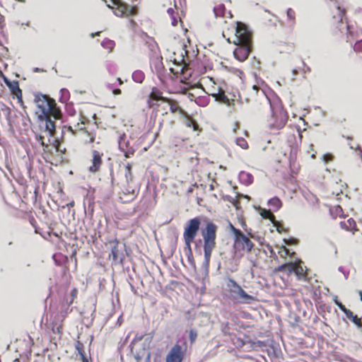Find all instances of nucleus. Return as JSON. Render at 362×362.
Wrapping results in <instances>:
<instances>
[{
	"label": "nucleus",
	"instance_id": "nucleus-1",
	"mask_svg": "<svg viewBox=\"0 0 362 362\" xmlns=\"http://www.w3.org/2000/svg\"><path fill=\"white\" fill-rule=\"evenodd\" d=\"M34 101L37 107L35 114L40 122V127L44 129L49 136H55L57 133L55 121L61 119L62 112L52 106V103L55 104V103L47 95L36 93Z\"/></svg>",
	"mask_w": 362,
	"mask_h": 362
},
{
	"label": "nucleus",
	"instance_id": "nucleus-2",
	"mask_svg": "<svg viewBox=\"0 0 362 362\" xmlns=\"http://www.w3.org/2000/svg\"><path fill=\"white\" fill-rule=\"evenodd\" d=\"M235 23V38L233 42L238 47L234 50L233 54L238 61L244 62L252 50V33L245 23L240 21Z\"/></svg>",
	"mask_w": 362,
	"mask_h": 362
},
{
	"label": "nucleus",
	"instance_id": "nucleus-3",
	"mask_svg": "<svg viewBox=\"0 0 362 362\" xmlns=\"http://www.w3.org/2000/svg\"><path fill=\"white\" fill-rule=\"evenodd\" d=\"M217 226L211 221H207L206 227L202 230L203 237V250L204 259L202 266L203 276L208 277L209 264L213 250L216 247Z\"/></svg>",
	"mask_w": 362,
	"mask_h": 362
},
{
	"label": "nucleus",
	"instance_id": "nucleus-4",
	"mask_svg": "<svg viewBox=\"0 0 362 362\" xmlns=\"http://www.w3.org/2000/svg\"><path fill=\"white\" fill-rule=\"evenodd\" d=\"M262 93L265 95L267 102L270 105L272 112V117L269 120L268 127L271 129H281L288 121V115L284 109L281 100L279 98H276L272 100L269 98L262 90Z\"/></svg>",
	"mask_w": 362,
	"mask_h": 362
},
{
	"label": "nucleus",
	"instance_id": "nucleus-5",
	"mask_svg": "<svg viewBox=\"0 0 362 362\" xmlns=\"http://www.w3.org/2000/svg\"><path fill=\"white\" fill-rule=\"evenodd\" d=\"M112 5L107 4V6L113 11L114 14L118 17L134 16L138 13L136 6H130L122 0H110Z\"/></svg>",
	"mask_w": 362,
	"mask_h": 362
},
{
	"label": "nucleus",
	"instance_id": "nucleus-6",
	"mask_svg": "<svg viewBox=\"0 0 362 362\" xmlns=\"http://www.w3.org/2000/svg\"><path fill=\"white\" fill-rule=\"evenodd\" d=\"M109 244L111 247L110 256H112V261L115 263L123 264L125 258L124 252L126 251V244L117 239L110 241Z\"/></svg>",
	"mask_w": 362,
	"mask_h": 362
},
{
	"label": "nucleus",
	"instance_id": "nucleus-7",
	"mask_svg": "<svg viewBox=\"0 0 362 362\" xmlns=\"http://www.w3.org/2000/svg\"><path fill=\"white\" fill-rule=\"evenodd\" d=\"M201 226V219L199 217H194L191 218L187 223L184 233L183 238L191 239V240H194L196 236L199 231Z\"/></svg>",
	"mask_w": 362,
	"mask_h": 362
},
{
	"label": "nucleus",
	"instance_id": "nucleus-8",
	"mask_svg": "<svg viewBox=\"0 0 362 362\" xmlns=\"http://www.w3.org/2000/svg\"><path fill=\"white\" fill-rule=\"evenodd\" d=\"M184 358V352L182 346L176 344L174 345L166 356V362H182Z\"/></svg>",
	"mask_w": 362,
	"mask_h": 362
},
{
	"label": "nucleus",
	"instance_id": "nucleus-9",
	"mask_svg": "<svg viewBox=\"0 0 362 362\" xmlns=\"http://www.w3.org/2000/svg\"><path fill=\"white\" fill-rule=\"evenodd\" d=\"M235 245L238 246L243 250L250 252L254 247L253 243L243 232L237 238H235Z\"/></svg>",
	"mask_w": 362,
	"mask_h": 362
},
{
	"label": "nucleus",
	"instance_id": "nucleus-10",
	"mask_svg": "<svg viewBox=\"0 0 362 362\" xmlns=\"http://www.w3.org/2000/svg\"><path fill=\"white\" fill-rule=\"evenodd\" d=\"M232 293L243 303H250L255 299L253 296L247 293L241 286L238 287L236 290H232Z\"/></svg>",
	"mask_w": 362,
	"mask_h": 362
},
{
	"label": "nucleus",
	"instance_id": "nucleus-11",
	"mask_svg": "<svg viewBox=\"0 0 362 362\" xmlns=\"http://www.w3.org/2000/svg\"><path fill=\"white\" fill-rule=\"evenodd\" d=\"M102 164L101 154L96 150L93 151L92 165L88 168L89 171L95 173L98 172Z\"/></svg>",
	"mask_w": 362,
	"mask_h": 362
},
{
	"label": "nucleus",
	"instance_id": "nucleus-12",
	"mask_svg": "<svg viewBox=\"0 0 362 362\" xmlns=\"http://www.w3.org/2000/svg\"><path fill=\"white\" fill-rule=\"evenodd\" d=\"M238 179L240 182L248 186L251 185L253 182V176L251 173H247L245 171H240L238 175Z\"/></svg>",
	"mask_w": 362,
	"mask_h": 362
},
{
	"label": "nucleus",
	"instance_id": "nucleus-13",
	"mask_svg": "<svg viewBox=\"0 0 362 362\" xmlns=\"http://www.w3.org/2000/svg\"><path fill=\"white\" fill-rule=\"evenodd\" d=\"M3 81L11 93H15L18 90H20L21 88L19 87V83L18 81H11L6 76L3 77Z\"/></svg>",
	"mask_w": 362,
	"mask_h": 362
},
{
	"label": "nucleus",
	"instance_id": "nucleus-14",
	"mask_svg": "<svg viewBox=\"0 0 362 362\" xmlns=\"http://www.w3.org/2000/svg\"><path fill=\"white\" fill-rule=\"evenodd\" d=\"M268 205L276 211L282 206V202L279 197H274L268 200Z\"/></svg>",
	"mask_w": 362,
	"mask_h": 362
},
{
	"label": "nucleus",
	"instance_id": "nucleus-15",
	"mask_svg": "<svg viewBox=\"0 0 362 362\" xmlns=\"http://www.w3.org/2000/svg\"><path fill=\"white\" fill-rule=\"evenodd\" d=\"M75 348L78 351V352L81 356V359L82 362H89L88 358L86 356V354H85V351L83 349L84 346H83V343H81L79 341H77L75 344Z\"/></svg>",
	"mask_w": 362,
	"mask_h": 362
},
{
	"label": "nucleus",
	"instance_id": "nucleus-16",
	"mask_svg": "<svg viewBox=\"0 0 362 362\" xmlns=\"http://www.w3.org/2000/svg\"><path fill=\"white\" fill-rule=\"evenodd\" d=\"M278 272H287L288 274H291L294 272V263L291 264H283L279 265L276 269Z\"/></svg>",
	"mask_w": 362,
	"mask_h": 362
},
{
	"label": "nucleus",
	"instance_id": "nucleus-17",
	"mask_svg": "<svg viewBox=\"0 0 362 362\" xmlns=\"http://www.w3.org/2000/svg\"><path fill=\"white\" fill-rule=\"evenodd\" d=\"M122 192L124 195L128 196L126 200L127 202L133 200L136 197V190L132 188L130 186H127V187L124 188Z\"/></svg>",
	"mask_w": 362,
	"mask_h": 362
},
{
	"label": "nucleus",
	"instance_id": "nucleus-18",
	"mask_svg": "<svg viewBox=\"0 0 362 362\" xmlns=\"http://www.w3.org/2000/svg\"><path fill=\"white\" fill-rule=\"evenodd\" d=\"M259 215L264 219H269L271 221V222H274L276 218L275 216L272 214L270 209L260 208Z\"/></svg>",
	"mask_w": 362,
	"mask_h": 362
},
{
	"label": "nucleus",
	"instance_id": "nucleus-19",
	"mask_svg": "<svg viewBox=\"0 0 362 362\" xmlns=\"http://www.w3.org/2000/svg\"><path fill=\"white\" fill-rule=\"evenodd\" d=\"M215 17H224L225 13H226V6L224 4H221L217 6H215L213 9Z\"/></svg>",
	"mask_w": 362,
	"mask_h": 362
},
{
	"label": "nucleus",
	"instance_id": "nucleus-20",
	"mask_svg": "<svg viewBox=\"0 0 362 362\" xmlns=\"http://www.w3.org/2000/svg\"><path fill=\"white\" fill-rule=\"evenodd\" d=\"M132 77L134 82L141 83L145 78V74L142 71L136 70L133 72Z\"/></svg>",
	"mask_w": 362,
	"mask_h": 362
},
{
	"label": "nucleus",
	"instance_id": "nucleus-21",
	"mask_svg": "<svg viewBox=\"0 0 362 362\" xmlns=\"http://www.w3.org/2000/svg\"><path fill=\"white\" fill-rule=\"evenodd\" d=\"M238 345L240 347L247 346V349H253L255 347V342H253L250 339L245 340L243 339L238 338L237 339Z\"/></svg>",
	"mask_w": 362,
	"mask_h": 362
},
{
	"label": "nucleus",
	"instance_id": "nucleus-22",
	"mask_svg": "<svg viewBox=\"0 0 362 362\" xmlns=\"http://www.w3.org/2000/svg\"><path fill=\"white\" fill-rule=\"evenodd\" d=\"M340 226L343 229L351 230L353 228L356 227V222L353 218H349L347 221H341Z\"/></svg>",
	"mask_w": 362,
	"mask_h": 362
},
{
	"label": "nucleus",
	"instance_id": "nucleus-23",
	"mask_svg": "<svg viewBox=\"0 0 362 362\" xmlns=\"http://www.w3.org/2000/svg\"><path fill=\"white\" fill-rule=\"evenodd\" d=\"M125 139H126L125 134H122V135L119 136L118 144H119V148L121 151H125V149L127 148V147L129 146V141H125Z\"/></svg>",
	"mask_w": 362,
	"mask_h": 362
},
{
	"label": "nucleus",
	"instance_id": "nucleus-24",
	"mask_svg": "<svg viewBox=\"0 0 362 362\" xmlns=\"http://www.w3.org/2000/svg\"><path fill=\"white\" fill-rule=\"evenodd\" d=\"M162 98L161 92L156 87H153L149 95V100H159Z\"/></svg>",
	"mask_w": 362,
	"mask_h": 362
},
{
	"label": "nucleus",
	"instance_id": "nucleus-25",
	"mask_svg": "<svg viewBox=\"0 0 362 362\" xmlns=\"http://www.w3.org/2000/svg\"><path fill=\"white\" fill-rule=\"evenodd\" d=\"M298 279H303L305 278L304 269L302 265H296L294 263V272Z\"/></svg>",
	"mask_w": 362,
	"mask_h": 362
},
{
	"label": "nucleus",
	"instance_id": "nucleus-26",
	"mask_svg": "<svg viewBox=\"0 0 362 362\" xmlns=\"http://www.w3.org/2000/svg\"><path fill=\"white\" fill-rule=\"evenodd\" d=\"M169 105L170 110L171 112L175 113L176 112H179L183 116H185L187 115V112L175 103L170 102Z\"/></svg>",
	"mask_w": 362,
	"mask_h": 362
},
{
	"label": "nucleus",
	"instance_id": "nucleus-27",
	"mask_svg": "<svg viewBox=\"0 0 362 362\" xmlns=\"http://www.w3.org/2000/svg\"><path fill=\"white\" fill-rule=\"evenodd\" d=\"M124 175H125L126 182H127V184H129V182H131L133 180V175L132 173V165L129 163H128L125 166Z\"/></svg>",
	"mask_w": 362,
	"mask_h": 362
},
{
	"label": "nucleus",
	"instance_id": "nucleus-28",
	"mask_svg": "<svg viewBox=\"0 0 362 362\" xmlns=\"http://www.w3.org/2000/svg\"><path fill=\"white\" fill-rule=\"evenodd\" d=\"M336 8H337V15H338V17H337L338 24H339V25H341V24H343L342 21H343V18L346 13V11L344 8H341L339 5L336 6Z\"/></svg>",
	"mask_w": 362,
	"mask_h": 362
},
{
	"label": "nucleus",
	"instance_id": "nucleus-29",
	"mask_svg": "<svg viewBox=\"0 0 362 362\" xmlns=\"http://www.w3.org/2000/svg\"><path fill=\"white\" fill-rule=\"evenodd\" d=\"M61 96L59 101L62 103H66L70 97L69 91L66 88H62L60 90Z\"/></svg>",
	"mask_w": 362,
	"mask_h": 362
},
{
	"label": "nucleus",
	"instance_id": "nucleus-30",
	"mask_svg": "<svg viewBox=\"0 0 362 362\" xmlns=\"http://www.w3.org/2000/svg\"><path fill=\"white\" fill-rule=\"evenodd\" d=\"M286 16L288 21H290L291 23V25L293 26L294 24L296 23L295 11L292 8H289L286 11Z\"/></svg>",
	"mask_w": 362,
	"mask_h": 362
},
{
	"label": "nucleus",
	"instance_id": "nucleus-31",
	"mask_svg": "<svg viewBox=\"0 0 362 362\" xmlns=\"http://www.w3.org/2000/svg\"><path fill=\"white\" fill-rule=\"evenodd\" d=\"M186 126L188 127H192L194 131H197L199 129V125H198L197 122L192 118L187 119Z\"/></svg>",
	"mask_w": 362,
	"mask_h": 362
},
{
	"label": "nucleus",
	"instance_id": "nucleus-32",
	"mask_svg": "<svg viewBox=\"0 0 362 362\" xmlns=\"http://www.w3.org/2000/svg\"><path fill=\"white\" fill-rule=\"evenodd\" d=\"M235 144L243 149L248 148V144L246 141V140L243 137L236 138Z\"/></svg>",
	"mask_w": 362,
	"mask_h": 362
},
{
	"label": "nucleus",
	"instance_id": "nucleus-33",
	"mask_svg": "<svg viewBox=\"0 0 362 362\" xmlns=\"http://www.w3.org/2000/svg\"><path fill=\"white\" fill-rule=\"evenodd\" d=\"M101 45L104 48L109 49L111 50L113 48V47L115 46V42H114V41L106 38L102 41Z\"/></svg>",
	"mask_w": 362,
	"mask_h": 362
},
{
	"label": "nucleus",
	"instance_id": "nucleus-34",
	"mask_svg": "<svg viewBox=\"0 0 362 362\" xmlns=\"http://www.w3.org/2000/svg\"><path fill=\"white\" fill-rule=\"evenodd\" d=\"M272 223L273 224V226L276 228V230L278 231V233H282L283 232L287 231V229H286L284 227L283 224L276 221V219L274 222Z\"/></svg>",
	"mask_w": 362,
	"mask_h": 362
},
{
	"label": "nucleus",
	"instance_id": "nucleus-35",
	"mask_svg": "<svg viewBox=\"0 0 362 362\" xmlns=\"http://www.w3.org/2000/svg\"><path fill=\"white\" fill-rule=\"evenodd\" d=\"M359 329H362V320L358 317L356 315L350 320Z\"/></svg>",
	"mask_w": 362,
	"mask_h": 362
},
{
	"label": "nucleus",
	"instance_id": "nucleus-36",
	"mask_svg": "<svg viewBox=\"0 0 362 362\" xmlns=\"http://www.w3.org/2000/svg\"><path fill=\"white\" fill-rule=\"evenodd\" d=\"M144 334H136L135 337L134 338V339L132 340V341L131 342V344L129 345V349L131 350V352L133 351V348H134V344L136 342L141 341L144 339Z\"/></svg>",
	"mask_w": 362,
	"mask_h": 362
},
{
	"label": "nucleus",
	"instance_id": "nucleus-37",
	"mask_svg": "<svg viewBox=\"0 0 362 362\" xmlns=\"http://www.w3.org/2000/svg\"><path fill=\"white\" fill-rule=\"evenodd\" d=\"M197 331L194 329H191L189 332V339L191 344H194L197 338Z\"/></svg>",
	"mask_w": 362,
	"mask_h": 362
},
{
	"label": "nucleus",
	"instance_id": "nucleus-38",
	"mask_svg": "<svg viewBox=\"0 0 362 362\" xmlns=\"http://www.w3.org/2000/svg\"><path fill=\"white\" fill-rule=\"evenodd\" d=\"M184 240H185V250L186 252V254H188V252H190V253L192 252L191 244L194 240H191V239H188V238H184Z\"/></svg>",
	"mask_w": 362,
	"mask_h": 362
},
{
	"label": "nucleus",
	"instance_id": "nucleus-39",
	"mask_svg": "<svg viewBox=\"0 0 362 362\" xmlns=\"http://www.w3.org/2000/svg\"><path fill=\"white\" fill-rule=\"evenodd\" d=\"M221 331L224 335H230V327L229 323L228 322L222 323Z\"/></svg>",
	"mask_w": 362,
	"mask_h": 362
},
{
	"label": "nucleus",
	"instance_id": "nucleus-40",
	"mask_svg": "<svg viewBox=\"0 0 362 362\" xmlns=\"http://www.w3.org/2000/svg\"><path fill=\"white\" fill-rule=\"evenodd\" d=\"M143 346H144V347H143L142 351L136 353L134 355V358L136 359V362H140V361L141 360L142 357L145 355V354L146 352V348H145L146 344L144 343Z\"/></svg>",
	"mask_w": 362,
	"mask_h": 362
},
{
	"label": "nucleus",
	"instance_id": "nucleus-41",
	"mask_svg": "<svg viewBox=\"0 0 362 362\" xmlns=\"http://www.w3.org/2000/svg\"><path fill=\"white\" fill-rule=\"evenodd\" d=\"M230 228L235 238H237L243 233L242 230H240L238 228H236L231 223H230Z\"/></svg>",
	"mask_w": 362,
	"mask_h": 362
},
{
	"label": "nucleus",
	"instance_id": "nucleus-42",
	"mask_svg": "<svg viewBox=\"0 0 362 362\" xmlns=\"http://www.w3.org/2000/svg\"><path fill=\"white\" fill-rule=\"evenodd\" d=\"M202 243V240L200 239L194 242V250L199 255H202V249H201Z\"/></svg>",
	"mask_w": 362,
	"mask_h": 362
},
{
	"label": "nucleus",
	"instance_id": "nucleus-43",
	"mask_svg": "<svg viewBox=\"0 0 362 362\" xmlns=\"http://www.w3.org/2000/svg\"><path fill=\"white\" fill-rule=\"evenodd\" d=\"M187 260H188V262L189 264L194 268V269H196V264H195V261H194V256H193V254L192 252H188V254H187Z\"/></svg>",
	"mask_w": 362,
	"mask_h": 362
},
{
	"label": "nucleus",
	"instance_id": "nucleus-44",
	"mask_svg": "<svg viewBox=\"0 0 362 362\" xmlns=\"http://www.w3.org/2000/svg\"><path fill=\"white\" fill-rule=\"evenodd\" d=\"M228 286L230 287V292L232 293V290H236L240 286L233 279H229Z\"/></svg>",
	"mask_w": 362,
	"mask_h": 362
},
{
	"label": "nucleus",
	"instance_id": "nucleus-45",
	"mask_svg": "<svg viewBox=\"0 0 362 362\" xmlns=\"http://www.w3.org/2000/svg\"><path fill=\"white\" fill-rule=\"evenodd\" d=\"M284 244L288 245H295L297 243L298 240L294 238H284L283 240Z\"/></svg>",
	"mask_w": 362,
	"mask_h": 362
},
{
	"label": "nucleus",
	"instance_id": "nucleus-46",
	"mask_svg": "<svg viewBox=\"0 0 362 362\" xmlns=\"http://www.w3.org/2000/svg\"><path fill=\"white\" fill-rule=\"evenodd\" d=\"M354 49L356 52H362V40H358L355 43Z\"/></svg>",
	"mask_w": 362,
	"mask_h": 362
},
{
	"label": "nucleus",
	"instance_id": "nucleus-47",
	"mask_svg": "<svg viewBox=\"0 0 362 362\" xmlns=\"http://www.w3.org/2000/svg\"><path fill=\"white\" fill-rule=\"evenodd\" d=\"M333 159V156L331 153H325L322 156V160L325 163H327Z\"/></svg>",
	"mask_w": 362,
	"mask_h": 362
},
{
	"label": "nucleus",
	"instance_id": "nucleus-48",
	"mask_svg": "<svg viewBox=\"0 0 362 362\" xmlns=\"http://www.w3.org/2000/svg\"><path fill=\"white\" fill-rule=\"evenodd\" d=\"M281 248L283 250L284 255L292 257L293 255H295V252H291V250L285 247V245H282Z\"/></svg>",
	"mask_w": 362,
	"mask_h": 362
},
{
	"label": "nucleus",
	"instance_id": "nucleus-49",
	"mask_svg": "<svg viewBox=\"0 0 362 362\" xmlns=\"http://www.w3.org/2000/svg\"><path fill=\"white\" fill-rule=\"evenodd\" d=\"M35 139L37 141H39L41 144V146H47V145L45 144V141H44V136L40 135V134H38V135H36L35 136Z\"/></svg>",
	"mask_w": 362,
	"mask_h": 362
},
{
	"label": "nucleus",
	"instance_id": "nucleus-50",
	"mask_svg": "<svg viewBox=\"0 0 362 362\" xmlns=\"http://www.w3.org/2000/svg\"><path fill=\"white\" fill-rule=\"evenodd\" d=\"M16 98L19 103L21 104V105L23 104V97H22V90L20 89V90H18L16 93Z\"/></svg>",
	"mask_w": 362,
	"mask_h": 362
},
{
	"label": "nucleus",
	"instance_id": "nucleus-51",
	"mask_svg": "<svg viewBox=\"0 0 362 362\" xmlns=\"http://www.w3.org/2000/svg\"><path fill=\"white\" fill-rule=\"evenodd\" d=\"M124 153V156L127 158H130L132 155L134 154V149L131 148H126L125 151H123Z\"/></svg>",
	"mask_w": 362,
	"mask_h": 362
},
{
	"label": "nucleus",
	"instance_id": "nucleus-52",
	"mask_svg": "<svg viewBox=\"0 0 362 362\" xmlns=\"http://www.w3.org/2000/svg\"><path fill=\"white\" fill-rule=\"evenodd\" d=\"M343 313H344V315L349 320H351L354 316V314L353 313V312L347 308Z\"/></svg>",
	"mask_w": 362,
	"mask_h": 362
},
{
	"label": "nucleus",
	"instance_id": "nucleus-53",
	"mask_svg": "<svg viewBox=\"0 0 362 362\" xmlns=\"http://www.w3.org/2000/svg\"><path fill=\"white\" fill-rule=\"evenodd\" d=\"M222 98H223V100L224 102V103H226L228 106H230L231 104H232V102L231 101H234L235 99H232V100H230L229 98H228V97L225 95H222Z\"/></svg>",
	"mask_w": 362,
	"mask_h": 362
},
{
	"label": "nucleus",
	"instance_id": "nucleus-54",
	"mask_svg": "<svg viewBox=\"0 0 362 362\" xmlns=\"http://www.w3.org/2000/svg\"><path fill=\"white\" fill-rule=\"evenodd\" d=\"M334 302L337 305V306L339 307V308L342 311L344 312V310H346V308L345 307L344 305H343L339 300H338L337 299H335L334 300Z\"/></svg>",
	"mask_w": 362,
	"mask_h": 362
},
{
	"label": "nucleus",
	"instance_id": "nucleus-55",
	"mask_svg": "<svg viewBox=\"0 0 362 362\" xmlns=\"http://www.w3.org/2000/svg\"><path fill=\"white\" fill-rule=\"evenodd\" d=\"M145 357L144 362H151V354L149 351H147ZM154 362H156V358H154Z\"/></svg>",
	"mask_w": 362,
	"mask_h": 362
},
{
	"label": "nucleus",
	"instance_id": "nucleus-56",
	"mask_svg": "<svg viewBox=\"0 0 362 362\" xmlns=\"http://www.w3.org/2000/svg\"><path fill=\"white\" fill-rule=\"evenodd\" d=\"M302 64H303V72L304 74H306V73H308V72H310L311 69L310 68L307 66V64L305 63V62H302Z\"/></svg>",
	"mask_w": 362,
	"mask_h": 362
},
{
	"label": "nucleus",
	"instance_id": "nucleus-57",
	"mask_svg": "<svg viewBox=\"0 0 362 362\" xmlns=\"http://www.w3.org/2000/svg\"><path fill=\"white\" fill-rule=\"evenodd\" d=\"M254 59L255 62L253 63V67L255 69H259L260 65V62L256 59L255 57H254Z\"/></svg>",
	"mask_w": 362,
	"mask_h": 362
},
{
	"label": "nucleus",
	"instance_id": "nucleus-58",
	"mask_svg": "<svg viewBox=\"0 0 362 362\" xmlns=\"http://www.w3.org/2000/svg\"><path fill=\"white\" fill-rule=\"evenodd\" d=\"M167 12L170 15V17H173L174 16V14H175V11L173 8H169L168 10H167Z\"/></svg>",
	"mask_w": 362,
	"mask_h": 362
},
{
	"label": "nucleus",
	"instance_id": "nucleus-59",
	"mask_svg": "<svg viewBox=\"0 0 362 362\" xmlns=\"http://www.w3.org/2000/svg\"><path fill=\"white\" fill-rule=\"evenodd\" d=\"M298 69H293L292 70V74L293 76V78H292V81H294L295 80V76H297L298 74Z\"/></svg>",
	"mask_w": 362,
	"mask_h": 362
},
{
	"label": "nucleus",
	"instance_id": "nucleus-60",
	"mask_svg": "<svg viewBox=\"0 0 362 362\" xmlns=\"http://www.w3.org/2000/svg\"><path fill=\"white\" fill-rule=\"evenodd\" d=\"M112 93L114 95H120L122 93V91L119 88H114L112 89Z\"/></svg>",
	"mask_w": 362,
	"mask_h": 362
},
{
	"label": "nucleus",
	"instance_id": "nucleus-61",
	"mask_svg": "<svg viewBox=\"0 0 362 362\" xmlns=\"http://www.w3.org/2000/svg\"><path fill=\"white\" fill-rule=\"evenodd\" d=\"M171 19H172V25H173V26L177 25V18L175 17V16H173V17H171Z\"/></svg>",
	"mask_w": 362,
	"mask_h": 362
},
{
	"label": "nucleus",
	"instance_id": "nucleus-62",
	"mask_svg": "<svg viewBox=\"0 0 362 362\" xmlns=\"http://www.w3.org/2000/svg\"><path fill=\"white\" fill-rule=\"evenodd\" d=\"M129 23L130 26L132 28H134L136 25V22L132 19H130L129 21Z\"/></svg>",
	"mask_w": 362,
	"mask_h": 362
},
{
	"label": "nucleus",
	"instance_id": "nucleus-63",
	"mask_svg": "<svg viewBox=\"0 0 362 362\" xmlns=\"http://www.w3.org/2000/svg\"><path fill=\"white\" fill-rule=\"evenodd\" d=\"M152 339H153V335L148 336V337L146 338L145 343L146 342L150 343Z\"/></svg>",
	"mask_w": 362,
	"mask_h": 362
},
{
	"label": "nucleus",
	"instance_id": "nucleus-64",
	"mask_svg": "<svg viewBox=\"0 0 362 362\" xmlns=\"http://www.w3.org/2000/svg\"><path fill=\"white\" fill-rule=\"evenodd\" d=\"M342 274H344L345 279H347L349 278V272L344 271Z\"/></svg>",
	"mask_w": 362,
	"mask_h": 362
}]
</instances>
